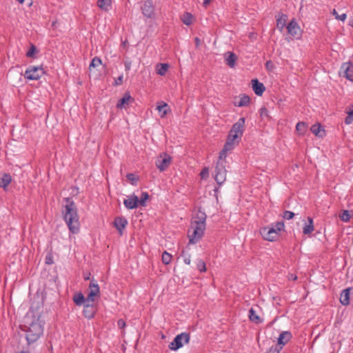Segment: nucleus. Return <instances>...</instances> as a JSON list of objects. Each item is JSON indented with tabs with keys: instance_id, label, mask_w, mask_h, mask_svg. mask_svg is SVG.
Instances as JSON below:
<instances>
[{
	"instance_id": "nucleus-1",
	"label": "nucleus",
	"mask_w": 353,
	"mask_h": 353,
	"mask_svg": "<svg viewBox=\"0 0 353 353\" xmlns=\"http://www.w3.org/2000/svg\"><path fill=\"white\" fill-rule=\"evenodd\" d=\"M66 203L63 218L71 232L76 234L79 230V222L77 210L75 204L72 199L68 197L65 199Z\"/></svg>"
},
{
	"instance_id": "nucleus-2",
	"label": "nucleus",
	"mask_w": 353,
	"mask_h": 353,
	"mask_svg": "<svg viewBox=\"0 0 353 353\" xmlns=\"http://www.w3.org/2000/svg\"><path fill=\"white\" fill-rule=\"evenodd\" d=\"M43 332V325L39 318H34L26 330V339L28 344L30 345L36 342Z\"/></svg>"
},
{
	"instance_id": "nucleus-3",
	"label": "nucleus",
	"mask_w": 353,
	"mask_h": 353,
	"mask_svg": "<svg viewBox=\"0 0 353 353\" xmlns=\"http://www.w3.org/2000/svg\"><path fill=\"white\" fill-rule=\"evenodd\" d=\"M205 226L191 223V228L188 232L189 243H197L203 236Z\"/></svg>"
},
{
	"instance_id": "nucleus-4",
	"label": "nucleus",
	"mask_w": 353,
	"mask_h": 353,
	"mask_svg": "<svg viewBox=\"0 0 353 353\" xmlns=\"http://www.w3.org/2000/svg\"><path fill=\"white\" fill-rule=\"evenodd\" d=\"M190 339V334L187 332H182L175 336L173 341L170 343L169 348L171 350L176 351L182 347L184 344L188 343Z\"/></svg>"
},
{
	"instance_id": "nucleus-5",
	"label": "nucleus",
	"mask_w": 353,
	"mask_h": 353,
	"mask_svg": "<svg viewBox=\"0 0 353 353\" xmlns=\"http://www.w3.org/2000/svg\"><path fill=\"white\" fill-rule=\"evenodd\" d=\"M172 162V157L170 154L165 152L161 153L156 159L155 165L157 168L161 171L166 170L170 165Z\"/></svg>"
},
{
	"instance_id": "nucleus-6",
	"label": "nucleus",
	"mask_w": 353,
	"mask_h": 353,
	"mask_svg": "<svg viewBox=\"0 0 353 353\" xmlns=\"http://www.w3.org/2000/svg\"><path fill=\"white\" fill-rule=\"evenodd\" d=\"M227 171L225 167V161L219 159L216 166L215 168V177L214 179L219 185H221L226 179Z\"/></svg>"
},
{
	"instance_id": "nucleus-7",
	"label": "nucleus",
	"mask_w": 353,
	"mask_h": 353,
	"mask_svg": "<svg viewBox=\"0 0 353 353\" xmlns=\"http://www.w3.org/2000/svg\"><path fill=\"white\" fill-rule=\"evenodd\" d=\"M44 74V70L41 66L30 65L25 72V78L29 80H38Z\"/></svg>"
},
{
	"instance_id": "nucleus-8",
	"label": "nucleus",
	"mask_w": 353,
	"mask_h": 353,
	"mask_svg": "<svg viewBox=\"0 0 353 353\" xmlns=\"http://www.w3.org/2000/svg\"><path fill=\"white\" fill-rule=\"evenodd\" d=\"M339 75L353 81V64L351 62L343 63L340 68Z\"/></svg>"
},
{
	"instance_id": "nucleus-9",
	"label": "nucleus",
	"mask_w": 353,
	"mask_h": 353,
	"mask_svg": "<svg viewBox=\"0 0 353 353\" xmlns=\"http://www.w3.org/2000/svg\"><path fill=\"white\" fill-rule=\"evenodd\" d=\"M100 296L99 286L97 281L92 279L89 285V292L87 296L88 302H94L97 297Z\"/></svg>"
},
{
	"instance_id": "nucleus-10",
	"label": "nucleus",
	"mask_w": 353,
	"mask_h": 353,
	"mask_svg": "<svg viewBox=\"0 0 353 353\" xmlns=\"http://www.w3.org/2000/svg\"><path fill=\"white\" fill-rule=\"evenodd\" d=\"M261 234L264 239L270 241H273L279 237V233L272 227L262 228Z\"/></svg>"
},
{
	"instance_id": "nucleus-11",
	"label": "nucleus",
	"mask_w": 353,
	"mask_h": 353,
	"mask_svg": "<svg viewBox=\"0 0 353 353\" xmlns=\"http://www.w3.org/2000/svg\"><path fill=\"white\" fill-rule=\"evenodd\" d=\"M123 204L129 210L137 208L139 206V197L134 194H130L124 199Z\"/></svg>"
},
{
	"instance_id": "nucleus-12",
	"label": "nucleus",
	"mask_w": 353,
	"mask_h": 353,
	"mask_svg": "<svg viewBox=\"0 0 353 353\" xmlns=\"http://www.w3.org/2000/svg\"><path fill=\"white\" fill-rule=\"evenodd\" d=\"M134 99L131 97L129 92H125L123 97L119 99L117 104V108L119 109H126L130 103L134 102Z\"/></svg>"
},
{
	"instance_id": "nucleus-13",
	"label": "nucleus",
	"mask_w": 353,
	"mask_h": 353,
	"mask_svg": "<svg viewBox=\"0 0 353 353\" xmlns=\"http://www.w3.org/2000/svg\"><path fill=\"white\" fill-rule=\"evenodd\" d=\"M93 302L86 301V303L84 305L83 314L84 316L88 319H92L96 314V309L94 306Z\"/></svg>"
},
{
	"instance_id": "nucleus-14",
	"label": "nucleus",
	"mask_w": 353,
	"mask_h": 353,
	"mask_svg": "<svg viewBox=\"0 0 353 353\" xmlns=\"http://www.w3.org/2000/svg\"><path fill=\"white\" fill-rule=\"evenodd\" d=\"M245 129V118H240L237 122H236L232 127L230 131L232 133H237L241 136H243V132Z\"/></svg>"
},
{
	"instance_id": "nucleus-15",
	"label": "nucleus",
	"mask_w": 353,
	"mask_h": 353,
	"mask_svg": "<svg viewBox=\"0 0 353 353\" xmlns=\"http://www.w3.org/2000/svg\"><path fill=\"white\" fill-rule=\"evenodd\" d=\"M143 14L147 18H151L154 14V6L151 0H148L141 8Z\"/></svg>"
},
{
	"instance_id": "nucleus-16",
	"label": "nucleus",
	"mask_w": 353,
	"mask_h": 353,
	"mask_svg": "<svg viewBox=\"0 0 353 353\" xmlns=\"http://www.w3.org/2000/svg\"><path fill=\"white\" fill-rule=\"evenodd\" d=\"M252 89L258 96H261L265 90L264 85L259 82L257 79L252 80Z\"/></svg>"
},
{
	"instance_id": "nucleus-17",
	"label": "nucleus",
	"mask_w": 353,
	"mask_h": 353,
	"mask_svg": "<svg viewBox=\"0 0 353 353\" xmlns=\"http://www.w3.org/2000/svg\"><path fill=\"white\" fill-rule=\"evenodd\" d=\"M114 227L119 231L120 234H122L123 230L126 227L128 221L124 217H117L114 219Z\"/></svg>"
},
{
	"instance_id": "nucleus-18",
	"label": "nucleus",
	"mask_w": 353,
	"mask_h": 353,
	"mask_svg": "<svg viewBox=\"0 0 353 353\" xmlns=\"http://www.w3.org/2000/svg\"><path fill=\"white\" fill-rule=\"evenodd\" d=\"M206 214L204 212L199 210L196 213L195 219L192 221L191 223L203 225L205 226Z\"/></svg>"
},
{
	"instance_id": "nucleus-19",
	"label": "nucleus",
	"mask_w": 353,
	"mask_h": 353,
	"mask_svg": "<svg viewBox=\"0 0 353 353\" xmlns=\"http://www.w3.org/2000/svg\"><path fill=\"white\" fill-rule=\"evenodd\" d=\"M234 148V146L232 144H230L229 142H225L223 149L219 152V159L225 161L228 152L232 151Z\"/></svg>"
},
{
	"instance_id": "nucleus-20",
	"label": "nucleus",
	"mask_w": 353,
	"mask_h": 353,
	"mask_svg": "<svg viewBox=\"0 0 353 353\" xmlns=\"http://www.w3.org/2000/svg\"><path fill=\"white\" fill-rule=\"evenodd\" d=\"M12 181V176L10 174L4 173L0 178V188L7 190L8 186Z\"/></svg>"
},
{
	"instance_id": "nucleus-21",
	"label": "nucleus",
	"mask_w": 353,
	"mask_h": 353,
	"mask_svg": "<svg viewBox=\"0 0 353 353\" xmlns=\"http://www.w3.org/2000/svg\"><path fill=\"white\" fill-rule=\"evenodd\" d=\"M292 334L290 332H282L278 338V344L285 345L291 339Z\"/></svg>"
},
{
	"instance_id": "nucleus-22",
	"label": "nucleus",
	"mask_w": 353,
	"mask_h": 353,
	"mask_svg": "<svg viewBox=\"0 0 353 353\" xmlns=\"http://www.w3.org/2000/svg\"><path fill=\"white\" fill-rule=\"evenodd\" d=\"M350 288H346L341 292L340 296V302L343 305H347L350 303Z\"/></svg>"
},
{
	"instance_id": "nucleus-23",
	"label": "nucleus",
	"mask_w": 353,
	"mask_h": 353,
	"mask_svg": "<svg viewBox=\"0 0 353 353\" xmlns=\"http://www.w3.org/2000/svg\"><path fill=\"white\" fill-rule=\"evenodd\" d=\"M250 102V98L249 96L243 94L239 97V100L234 101V104L237 107H244L249 105Z\"/></svg>"
},
{
	"instance_id": "nucleus-24",
	"label": "nucleus",
	"mask_w": 353,
	"mask_h": 353,
	"mask_svg": "<svg viewBox=\"0 0 353 353\" xmlns=\"http://www.w3.org/2000/svg\"><path fill=\"white\" fill-rule=\"evenodd\" d=\"M97 6L102 10L108 12L112 8V1L111 0H98Z\"/></svg>"
},
{
	"instance_id": "nucleus-25",
	"label": "nucleus",
	"mask_w": 353,
	"mask_h": 353,
	"mask_svg": "<svg viewBox=\"0 0 353 353\" xmlns=\"http://www.w3.org/2000/svg\"><path fill=\"white\" fill-rule=\"evenodd\" d=\"M287 29L289 34L292 36H296L298 34L299 28L296 22L292 21L288 23Z\"/></svg>"
},
{
	"instance_id": "nucleus-26",
	"label": "nucleus",
	"mask_w": 353,
	"mask_h": 353,
	"mask_svg": "<svg viewBox=\"0 0 353 353\" xmlns=\"http://www.w3.org/2000/svg\"><path fill=\"white\" fill-rule=\"evenodd\" d=\"M236 60V56L233 52H228L225 54V63L230 68H234Z\"/></svg>"
},
{
	"instance_id": "nucleus-27",
	"label": "nucleus",
	"mask_w": 353,
	"mask_h": 353,
	"mask_svg": "<svg viewBox=\"0 0 353 353\" xmlns=\"http://www.w3.org/2000/svg\"><path fill=\"white\" fill-rule=\"evenodd\" d=\"M311 132L319 137H323L325 134V130L321 128L320 124H314L311 127Z\"/></svg>"
},
{
	"instance_id": "nucleus-28",
	"label": "nucleus",
	"mask_w": 353,
	"mask_h": 353,
	"mask_svg": "<svg viewBox=\"0 0 353 353\" xmlns=\"http://www.w3.org/2000/svg\"><path fill=\"white\" fill-rule=\"evenodd\" d=\"M73 301L77 305L80 306L86 303L87 298H85L82 293L79 292L74 295Z\"/></svg>"
},
{
	"instance_id": "nucleus-29",
	"label": "nucleus",
	"mask_w": 353,
	"mask_h": 353,
	"mask_svg": "<svg viewBox=\"0 0 353 353\" xmlns=\"http://www.w3.org/2000/svg\"><path fill=\"white\" fill-rule=\"evenodd\" d=\"M169 65L168 63H159L157 65V73L161 76H163L168 71Z\"/></svg>"
},
{
	"instance_id": "nucleus-30",
	"label": "nucleus",
	"mask_w": 353,
	"mask_h": 353,
	"mask_svg": "<svg viewBox=\"0 0 353 353\" xmlns=\"http://www.w3.org/2000/svg\"><path fill=\"white\" fill-rule=\"evenodd\" d=\"M309 223H306L303 228V233L304 234H310L314 230L313 221L312 219L308 217Z\"/></svg>"
},
{
	"instance_id": "nucleus-31",
	"label": "nucleus",
	"mask_w": 353,
	"mask_h": 353,
	"mask_svg": "<svg viewBox=\"0 0 353 353\" xmlns=\"http://www.w3.org/2000/svg\"><path fill=\"white\" fill-rule=\"evenodd\" d=\"M249 319L251 321L254 322L256 323H259L262 322V320L256 314L255 310L253 308H251L249 310Z\"/></svg>"
},
{
	"instance_id": "nucleus-32",
	"label": "nucleus",
	"mask_w": 353,
	"mask_h": 353,
	"mask_svg": "<svg viewBox=\"0 0 353 353\" xmlns=\"http://www.w3.org/2000/svg\"><path fill=\"white\" fill-rule=\"evenodd\" d=\"M181 20L184 24L190 26L192 23V15L189 12H185Z\"/></svg>"
},
{
	"instance_id": "nucleus-33",
	"label": "nucleus",
	"mask_w": 353,
	"mask_h": 353,
	"mask_svg": "<svg viewBox=\"0 0 353 353\" xmlns=\"http://www.w3.org/2000/svg\"><path fill=\"white\" fill-rule=\"evenodd\" d=\"M159 112L161 114V117H163L167 114L168 110V104L165 103H163L161 105H159L157 108Z\"/></svg>"
},
{
	"instance_id": "nucleus-34",
	"label": "nucleus",
	"mask_w": 353,
	"mask_h": 353,
	"mask_svg": "<svg viewBox=\"0 0 353 353\" xmlns=\"http://www.w3.org/2000/svg\"><path fill=\"white\" fill-rule=\"evenodd\" d=\"M149 199V194L146 192H143L141 195V198L139 199V205L141 206H145L146 201Z\"/></svg>"
},
{
	"instance_id": "nucleus-35",
	"label": "nucleus",
	"mask_w": 353,
	"mask_h": 353,
	"mask_svg": "<svg viewBox=\"0 0 353 353\" xmlns=\"http://www.w3.org/2000/svg\"><path fill=\"white\" fill-rule=\"evenodd\" d=\"M350 214L348 210H343L339 214V218L344 222H348L350 219Z\"/></svg>"
},
{
	"instance_id": "nucleus-36",
	"label": "nucleus",
	"mask_w": 353,
	"mask_h": 353,
	"mask_svg": "<svg viewBox=\"0 0 353 353\" xmlns=\"http://www.w3.org/2000/svg\"><path fill=\"white\" fill-rule=\"evenodd\" d=\"M172 256L170 253L165 251L162 254V262L165 265H168L172 260Z\"/></svg>"
},
{
	"instance_id": "nucleus-37",
	"label": "nucleus",
	"mask_w": 353,
	"mask_h": 353,
	"mask_svg": "<svg viewBox=\"0 0 353 353\" xmlns=\"http://www.w3.org/2000/svg\"><path fill=\"white\" fill-rule=\"evenodd\" d=\"M181 256L183 257V262L187 264V265H190V263H191V256L190 254L186 252L185 250H183L182 252H181Z\"/></svg>"
},
{
	"instance_id": "nucleus-38",
	"label": "nucleus",
	"mask_w": 353,
	"mask_h": 353,
	"mask_svg": "<svg viewBox=\"0 0 353 353\" xmlns=\"http://www.w3.org/2000/svg\"><path fill=\"white\" fill-rule=\"evenodd\" d=\"M296 130L301 134H304L306 130V125L304 122H299L296 125Z\"/></svg>"
},
{
	"instance_id": "nucleus-39",
	"label": "nucleus",
	"mask_w": 353,
	"mask_h": 353,
	"mask_svg": "<svg viewBox=\"0 0 353 353\" xmlns=\"http://www.w3.org/2000/svg\"><path fill=\"white\" fill-rule=\"evenodd\" d=\"M271 227L279 233V232L284 229L285 225L283 222L279 221L275 223L274 224H272Z\"/></svg>"
},
{
	"instance_id": "nucleus-40",
	"label": "nucleus",
	"mask_w": 353,
	"mask_h": 353,
	"mask_svg": "<svg viewBox=\"0 0 353 353\" xmlns=\"http://www.w3.org/2000/svg\"><path fill=\"white\" fill-rule=\"evenodd\" d=\"M196 267H197V269L201 272H204L206 271V265H205V263L203 261V260L202 259H199L197 261V263H196Z\"/></svg>"
},
{
	"instance_id": "nucleus-41",
	"label": "nucleus",
	"mask_w": 353,
	"mask_h": 353,
	"mask_svg": "<svg viewBox=\"0 0 353 353\" xmlns=\"http://www.w3.org/2000/svg\"><path fill=\"white\" fill-rule=\"evenodd\" d=\"M285 15L277 19V28L282 30L285 26Z\"/></svg>"
},
{
	"instance_id": "nucleus-42",
	"label": "nucleus",
	"mask_w": 353,
	"mask_h": 353,
	"mask_svg": "<svg viewBox=\"0 0 353 353\" xmlns=\"http://www.w3.org/2000/svg\"><path fill=\"white\" fill-rule=\"evenodd\" d=\"M332 14L335 17V18L338 20L344 21L346 19L347 15L343 13L342 14H338L335 9L332 11Z\"/></svg>"
},
{
	"instance_id": "nucleus-43",
	"label": "nucleus",
	"mask_w": 353,
	"mask_h": 353,
	"mask_svg": "<svg viewBox=\"0 0 353 353\" xmlns=\"http://www.w3.org/2000/svg\"><path fill=\"white\" fill-rule=\"evenodd\" d=\"M36 52H37V47L34 45L31 44L29 50L26 53V56L28 57H33Z\"/></svg>"
},
{
	"instance_id": "nucleus-44",
	"label": "nucleus",
	"mask_w": 353,
	"mask_h": 353,
	"mask_svg": "<svg viewBox=\"0 0 353 353\" xmlns=\"http://www.w3.org/2000/svg\"><path fill=\"white\" fill-rule=\"evenodd\" d=\"M100 64H101V59L97 57H95L92 60V61H91V63L90 64V67H96V66L99 65Z\"/></svg>"
},
{
	"instance_id": "nucleus-45",
	"label": "nucleus",
	"mask_w": 353,
	"mask_h": 353,
	"mask_svg": "<svg viewBox=\"0 0 353 353\" xmlns=\"http://www.w3.org/2000/svg\"><path fill=\"white\" fill-rule=\"evenodd\" d=\"M127 179L131 182L132 185H134L137 183L138 179L135 176V175L132 173H129L126 175Z\"/></svg>"
},
{
	"instance_id": "nucleus-46",
	"label": "nucleus",
	"mask_w": 353,
	"mask_h": 353,
	"mask_svg": "<svg viewBox=\"0 0 353 353\" xmlns=\"http://www.w3.org/2000/svg\"><path fill=\"white\" fill-rule=\"evenodd\" d=\"M294 216V213L291 211H285L283 214V217L285 219L290 220Z\"/></svg>"
},
{
	"instance_id": "nucleus-47",
	"label": "nucleus",
	"mask_w": 353,
	"mask_h": 353,
	"mask_svg": "<svg viewBox=\"0 0 353 353\" xmlns=\"http://www.w3.org/2000/svg\"><path fill=\"white\" fill-rule=\"evenodd\" d=\"M241 137H242L241 135H240L237 133H235V132L232 133V131H230L229 134L228 136V137H229L231 139H233L234 141H239L238 139H241Z\"/></svg>"
},
{
	"instance_id": "nucleus-48",
	"label": "nucleus",
	"mask_w": 353,
	"mask_h": 353,
	"mask_svg": "<svg viewBox=\"0 0 353 353\" xmlns=\"http://www.w3.org/2000/svg\"><path fill=\"white\" fill-rule=\"evenodd\" d=\"M282 348H278L277 346H272L265 353H280V350Z\"/></svg>"
},
{
	"instance_id": "nucleus-49",
	"label": "nucleus",
	"mask_w": 353,
	"mask_h": 353,
	"mask_svg": "<svg viewBox=\"0 0 353 353\" xmlns=\"http://www.w3.org/2000/svg\"><path fill=\"white\" fill-rule=\"evenodd\" d=\"M117 325L120 329H123L125 326V322L123 319H119L117 321Z\"/></svg>"
},
{
	"instance_id": "nucleus-50",
	"label": "nucleus",
	"mask_w": 353,
	"mask_h": 353,
	"mask_svg": "<svg viewBox=\"0 0 353 353\" xmlns=\"http://www.w3.org/2000/svg\"><path fill=\"white\" fill-rule=\"evenodd\" d=\"M353 121V117H352L350 114H347V116L345 119V123L346 124H350Z\"/></svg>"
},
{
	"instance_id": "nucleus-51",
	"label": "nucleus",
	"mask_w": 353,
	"mask_h": 353,
	"mask_svg": "<svg viewBox=\"0 0 353 353\" xmlns=\"http://www.w3.org/2000/svg\"><path fill=\"white\" fill-rule=\"evenodd\" d=\"M200 174L201 178H205L206 176L208 175V169L207 168H203Z\"/></svg>"
},
{
	"instance_id": "nucleus-52",
	"label": "nucleus",
	"mask_w": 353,
	"mask_h": 353,
	"mask_svg": "<svg viewBox=\"0 0 353 353\" xmlns=\"http://www.w3.org/2000/svg\"><path fill=\"white\" fill-rule=\"evenodd\" d=\"M123 83V75L119 76L116 80H115V85H121Z\"/></svg>"
},
{
	"instance_id": "nucleus-53",
	"label": "nucleus",
	"mask_w": 353,
	"mask_h": 353,
	"mask_svg": "<svg viewBox=\"0 0 353 353\" xmlns=\"http://www.w3.org/2000/svg\"><path fill=\"white\" fill-rule=\"evenodd\" d=\"M226 142H229L230 144H232L234 146H235L236 144L239 143V141H234L233 139H231L229 137L227 138Z\"/></svg>"
},
{
	"instance_id": "nucleus-54",
	"label": "nucleus",
	"mask_w": 353,
	"mask_h": 353,
	"mask_svg": "<svg viewBox=\"0 0 353 353\" xmlns=\"http://www.w3.org/2000/svg\"><path fill=\"white\" fill-rule=\"evenodd\" d=\"M347 114H350L352 117H353V104L350 107V110L347 111Z\"/></svg>"
},
{
	"instance_id": "nucleus-55",
	"label": "nucleus",
	"mask_w": 353,
	"mask_h": 353,
	"mask_svg": "<svg viewBox=\"0 0 353 353\" xmlns=\"http://www.w3.org/2000/svg\"><path fill=\"white\" fill-rule=\"evenodd\" d=\"M211 0H203V4L204 6H207L210 3Z\"/></svg>"
},
{
	"instance_id": "nucleus-56",
	"label": "nucleus",
	"mask_w": 353,
	"mask_h": 353,
	"mask_svg": "<svg viewBox=\"0 0 353 353\" xmlns=\"http://www.w3.org/2000/svg\"><path fill=\"white\" fill-rule=\"evenodd\" d=\"M194 40H195L196 45L199 46L200 43H201V40L198 37H196Z\"/></svg>"
},
{
	"instance_id": "nucleus-57",
	"label": "nucleus",
	"mask_w": 353,
	"mask_h": 353,
	"mask_svg": "<svg viewBox=\"0 0 353 353\" xmlns=\"http://www.w3.org/2000/svg\"><path fill=\"white\" fill-rule=\"evenodd\" d=\"M125 70H130V63H126L125 64Z\"/></svg>"
},
{
	"instance_id": "nucleus-58",
	"label": "nucleus",
	"mask_w": 353,
	"mask_h": 353,
	"mask_svg": "<svg viewBox=\"0 0 353 353\" xmlns=\"http://www.w3.org/2000/svg\"><path fill=\"white\" fill-rule=\"evenodd\" d=\"M263 112H267L266 108H263L261 109V115L263 114Z\"/></svg>"
},
{
	"instance_id": "nucleus-59",
	"label": "nucleus",
	"mask_w": 353,
	"mask_h": 353,
	"mask_svg": "<svg viewBox=\"0 0 353 353\" xmlns=\"http://www.w3.org/2000/svg\"><path fill=\"white\" fill-rule=\"evenodd\" d=\"M20 3H23L24 0H17Z\"/></svg>"
},
{
	"instance_id": "nucleus-60",
	"label": "nucleus",
	"mask_w": 353,
	"mask_h": 353,
	"mask_svg": "<svg viewBox=\"0 0 353 353\" xmlns=\"http://www.w3.org/2000/svg\"><path fill=\"white\" fill-rule=\"evenodd\" d=\"M46 263H50V259H48V258H46Z\"/></svg>"
},
{
	"instance_id": "nucleus-61",
	"label": "nucleus",
	"mask_w": 353,
	"mask_h": 353,
	"mask_svg": "<svg viewBox=\"0 0 353 353\" xmlns=\"http://www.w3.org/2000/svg\"><path fill=\"white\" fill-rule=\"evenodd\" d=\"M46 263H50V259H48V258H46Z\"/></svg>"
},
{
	"instance_id": "nucleus-62",
	"label": "nucleus",
	"mask_w": 353,
	"mask_h": 353,
	"mask_svg": "<svg viewBox=\"0 0 353 353\" xmlns=\"http://www.w3.org/2000/svg\"><path fill=\"white\" fill-rule=\"evenodd\" d=\"M292 279H293V280H296L297 279V277L296 276H292Z\"/></svg>"
},
{
	"instance_id": "nucleus-63",
	"label": "nucleus",
	"mask_w": 353,
	"mask_h": 353,
	"mask_svg": "<svg viewBox=\"0 0 353 353\" xmlns=\"http://www.w3.org/2000/svg\"><path fill=\"white\" fill-rule=\"evenodd\" d=\"M352 26V27L353 28V20H352V22L350 24Z\"/></svg>"
}]
</instances>
